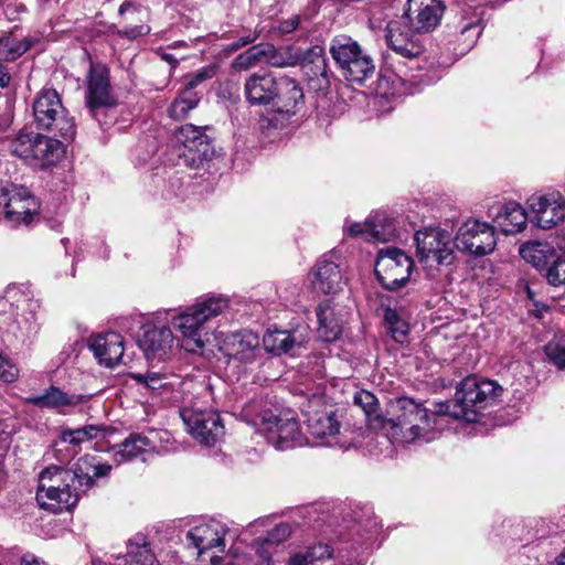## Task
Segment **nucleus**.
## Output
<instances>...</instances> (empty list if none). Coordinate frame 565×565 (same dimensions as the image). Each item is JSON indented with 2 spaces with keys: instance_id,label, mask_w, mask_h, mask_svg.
Masks as SVG:
<instances>
[{
  "instance_id": "1",
  "label": "nucleus",
  "mask_w": 565,
  "mask_h": 565,
  "mask_svg": "<svg viewBox=\"0 0 565 565\" xmlns=\"http://www.w3.org/2000/svg\"><path fill=\"white\" fill-rule=\"evenodd\" d=\"M111 469L109 463L90 455L78 458L71 469L50 466L40 473L36 500L54 513L68 511L96 486L97 479L108 476Z\"/></svg>"
},
{
  "instance_id": "2",
  "label": "nucleus",
  "mask_w": 565,
  "mask_h": 565,
  "mask_svg": "<svg viewBox=\"0 0 565 565\" xmlns=\"http://www.w3.org/2000/svg\"><path fill=\"white\" fill-rule=\"evenodd\" d=\"M386 413V417L375 416L371 427L383 430L388 438L407 444L434 438L438 415L436 412L429 414L423 404L413 398L403 396L391 401Z\"/></svg>"
},
{
  "instance_id": "3",
  "label": "nucleus",
  "mask_w": 565,
  "mask_h": 565,
  "mask_svg": "<svg viewBox=\"0 0 565 565\" xmlns=\"http://www.w3.org/2000/svg\"><path fill=\"white\" fill-rule=\"evenodd\" d=\"M228 307L227 298L223 296H205L172 316L171 326L180 332L181 347L191 353H198L204 348L203 337L207 334L205 324L220 316Z\"/></svg>"
},
{
  "instance_id": "4",
  "label": "nucleus",
  "mask_w": 565,
  "mask_h": 565,
  "mask_svg": "<svg viewBox=\"0 0 565 565\" xmlns=\"http://www.w3.org/2000/svg\"><path fill=\"white\" fill-rule=\"evenodd\" d=\"M0 329L10 342L24 344L36 335L39 324L28 289L9 287L0 297Z\"/></svg>"
},
{
  "instance_id": "5",
  "label": "nucleus",
  "mask_w": 565,
  "mask_h": 565,
  "mask_svg": "<svg viewBox=\"0 0 565 565\" xmlns=\"http://www.w3.org/2000/svg\"><path fill=\"white\" fill-rule=\"evenodd\" d=\"M500 392L501 387L493 381L467 377L460 383L452 401L437 405L436 414L476 423L479 412L494 402Z\"/></svg>"
},
{
  "instance_id": "6",
  "label": "nucleus",
  "mask_w": 565,
  "mask_h": 565,
  "mask_svg": "<svg viewBox=\"0 0 565 565\" xmlns=\"http://www.w3.org/2000/svg\"><path fill=\"white\" fill-rule=\"evenodd\" d=\"M33 116L38 128L50 130L67 141L74 139L76 135L74 119L67 116L55 89L44 88L38 93L33 102Z\"/></svg>"
},
{
  "instance_id": "7",
  "label": "nucleus",
  "mask_w": 565,
  "mask_h": 565,
  "mask_svg": "<svg viewBox=\"0 0 565 565\" xmlns=\"http://www.w3.org/2000/svg\"><path fill=\"white\" fill-rule=\"evenodd\" d=\"M329 51L347 81L363 83L373 76V58L352 38L343 34L333 38Z\"/></svg>"
},
{
  "instance_id": "8",
  "label": "nucleus",
  "mask_w": 565,
  "mask_h": 565,
  "mask_svg": "<svg viewBox=\"0 0 565 565\" xmlns=\"http://www.w3.org/2000/svg\"><path fill=\"white\" fill-rule=\"evenodd\" d=\"M416 255L420 263L449 266L455 260L451 235L438 227L419 230L415 234Z\"/></svg>"
},
{
  "instance_id": "9",
  "label": "nucleus",
  "mask_w": 565,
  "mask_h": 565,
  "mask_svg": "<svg viewBox=\"0 0 565 565\" xmlns=\"http://www.w3.org/2000/svg\"><path fill=\"white\" fill-rule=\"evenodd\" d=\"M413 260L402 249L386 247L379 250L375 275L383 288L396 291L404 287L411 277Z\"/></svg>"
},
{
  "instance_id": "10",
  "label": "nucleus",
  "mask_w": 565,
  "mask_h": 565,
  "mask_svg": "<svg viewBox=\"0 0 565 565\" xmlns=\"http://www.w3.org/2000/svg\"><path fill=\"white\" fill-rule=\"evenodd\" d=\"M117 105L113 94L108 70L102 64H92L87 77L86 106L92 115L102 126L107 113Z\"/></svg>"
},
{
  "instance_id": "11",
  "label": "nucleus",
  "mask_w": 565,
  "mask_h": 565,
  "mask_svg": "<svg viewBox=\"0 0 565 565\" xmlns=\"http://www.w3.org/2000/svg\"><path fill=\"white\" fill-rule=\"evenodd\" d=\"M497 245L495 230L492 225L478 220L463 223L456 237L455 246L458 250L475 256H483L493 252Z\"/></svg>"
},
{
  "instance_id": "12",
  "label": "nucleus",
  "mask_w": 565,
  "mask_h": 565,
  "mask_svg": "<svg viewBox=\"0 0 565 565\" xmlns=\"http://www.w3.org/2000/svg\"><path fill=\"white\" fill-rule=\"evenodd\" d=\"M259 431L278 450L303 446L308 443L299 429L298 422L292 417L281 418L271 413H265Z\"/></svg>"
},
{
  "instance_id": "13",
  "label": "nucleus",
  "mask_w": 565,
  "mask_h": 565,
  "mask_svg": "<svg viewBox=\"0 0 565 565\" xmlns=\"http://www.w3.org/2000/svg\"><path fill=\"white\" fill-rule=\"evenodd\" d=\"M209 126L198 127L192 124L184 125L175 131L177 142L184 147L181 156L193 168L203 166L214 156L211 138L205 134Z\"/></svg>"
},
{
  "instance_id": "14",
  "label": "nucleus",
  "mask_w": 565,
  "mask_h": 565,
  "mask_svg": "<svg viewBox=\"0 0 565 565\" xmlns=\"http://www.w3.org/2000/svg\"><path fill=\"white\" fill-rule=\"evenodd\" d=\"M186 430L205 446L215 445L224 435V426L217 413L184 408L181 411Z\"/></svg>"
},
{
  "instance_id": "15",
  "label": "nucleus",
  "mask_w": 565,
  "mask_h": 565,
  "mask_svg": "<svg viewBox=\"0 0 565 565\" xmlns=\"http://www.w3.org/2000/svg\"><path fill=\"white\" fill-rule=\"evenodd\" d=\"M530 220L537 227L550 230L565 220V198L558 193L532 195L527 200Z\"/></svg>"
},
{
  "instance_id": "16",
  "label": "nucleus",
  "mask_w": 565,
  "mask_h": 565,
  "mask_svg": "<svg viewBox=\"0 0 565 565\" xmlns=\"http://www.w3.org/2000/svg\"><path fill=\"white\" fill-rule=\"evenodd\" d=\"M222 350L230 361L243 364L245 367L259 364L264 356L258 335L249 330L228 334Z\"/></svg>"
},
{
  "instance_id": "17",
  "label": "nucleus",
  "mask_w": 565,
  "mask_h": 565,
  "mask_svg": "<svg viewBox=\"0 0 565 565\" xmlns=\"http://www.w3.org/2000/svg\"><path fill=\"white\" fill-rule=\"evenodd\" d=\"M419 32L413 30L407 19L402 15L392 20L386 25V43L398 55L414 58L424 52Z\"/></svg>"
},
{
  "instance_id": "18",
  "label": "nucleus",
  "mask_w": 565,
  "mask_h": 565,
  "mask_svg": "<svg viewBox=\"0 0 565 565\" xmlns=\"http://www.w3.org/2000/svg\"><path fill=\"white\" fill-rule=\"evenodd\" d=\"M215 73L216 67L210 65L189 76L184 83V87L170 105L168 110L169 116L175 120L184 119L200 103L201 94L198 90L199 86L205 81L211 79Z\"/></svg>"
},
{
  "instance_id": "19",
  "label": "nucleus",
  "mask_w": 565,
  "mask_h": 565,
  "mask_svg": "<svg viewBox=\"0 0 565 565\" xmlns=\"http://www.w3.org/2000/svg\"><path fill=\"white\" fill-rule=\"evenodd\" d=\"M404 17L419 33L433 31L441 20L445 6L440 0H408Z\"/></svg>"
},
{
  "instance_id": "20",
  "label": "nucleus",
  "mask_w": 565,
  "mask_h": 565,
  "mask_svg": "<svg viewBox=\"0 0 565 565\" xmlns=\"http://www.w3.org/2000/svg\"><path fill=\"white\" fill-rule=\"evenodd\" d=\"M311 276L313 289L323 295H337L345 284L340 265L333 262L329 255L322 256L316 263Z\"/></svg>"
},
{
  "instance_id": "21",
  "label": "nucleus",
  "mask_w": 565,
  "mask_h": 565,
  "mask_svg": "<svg viewBox=\"0 0 565 565\" xmlns=\"http://www.w3.org/2000/svg\"><path fill=\"white\" fill-rule=\"evenodd\" d=\"M139 347L148 360H166L174 350V335L170 327L148 326L141 338Z\"/></svg>"
},
{
  "instance_id": "22",
  "label": "nucleus",
  "mask_w": 565,
  "mask_h": 565,
  "mask_svg": "<svg viewBox=\"0 0 565 565\" xmlns=\"http://www.w3.org/2000/svg\"><path fill=\"white\" fill-rule=\"evenodd\" d=\"M7 195L4 204L7 220L13 225H29L38 214L40 207L38 200L24 188L9 191Z\"/></svg>"
},
{
  "instance_id": "23",
  "label": "nucleus",
  "mask_w": 565,
  "mask_h": 565,
  "mask_svg": "<svg viewBox=\"0 0 565 565\" xmlns=\"http://www.w3.org/2000/svg\"><path fill=\"white\" fill-rule=\"evenodd\" d=\"M225 533L226 529L223 524L211 521L191 527L186 533V540L201 556L213 548H218L222 552L225 547Z\"/></svg>"
},
{
  "instance_id": "24",
  "label": "nucleus",
  "mask_w": 565,
  "mask_h": 565,
  "mask_svg": "<svg viewBox=\"0 0 565 565\" xmlns=\"http://www.w3.org/2000/svg\"><path fill=\"white\" fill-rule=\"evenodd\" d=\"M124 338L117 332L97 334L89 339V349L100 365L114 367L124 355Z\"/></svg>"
},
{
  "instance_id": "25",
  "label": "nucleus",
  "mask_w": 565,
  "mask_h": 565,
  "mask_svg": "<svg viewBox=\"0 0 565 565\" xmlns=\"http://www.w3.org/2000/svg\"><path fill=\"white\" fill-rule=\"evenodd\" d=\"M271 108L288 116L295 115L303 104V93L299 84L288 76L277 79Z\"/></svg>"
},
{
  "instance_id": "26",
  "label": "nucleus",
  "mask_w": 565,
  "mask_h": 565,
  "mask_svg": "<svg viewBox=\"0 0 565 565\" xmlns=\"http://www.w3.org/2000/svg\"><path fill=\"white\" fill-rule=\"evenodd\" d=\"M488 214L505 235L521 232L530 217L526 211L514 201L491 206Z\"/></svg>"
},
{
  "instance_id": "27",
  "label": "nucleus",
  "mask_w": 565,
  "mask_h": 565,
  "mask_svg": "<svg viewBox=\"0 0 565 565\" xmlns=\"http://www.w3.org/2000/svg\"><path fill=\"white\" fill-rule=\"evenodd\" d=\"M277 79L278 77L270 73H254L249 75L244 84L246 100L252 106H271Z\"/></svg>"
},
{
  "instance_id": "28",
  "label": "nucleus",
  "mask_w": 565,
  "mask_h": 565,
  "mask_svg": "<svg viewBox=\"0 0 565 565\" xmlns=\"http://www.w3.org/2000/svg\"><path fill=\"white\" fill-rule=\"evenodd\" d=\"M307 429L316 444L330 446L340 433V423L332 413L316 412L308 417Z\"/></svg>"
},
{
  "instance_id": "29",
  "label": "nucleus",
  "mask_w": 565,
  "mask_h": 565,
  "mask_svg": "<svg viewBox=\"0 0 565 565\" xmlns=\"http://www.w3.org/2000/svg\"><path fill=\"white\" fill-rule=\"evenodd\" d=\"M305 341L298 330H268L263 337L264 349L278 356L302 347Z\"/></svg>"
},
{
  "instance_id": "30",
  "label": "nucleus",
  "mask_w": 565,
  "mask_h": 565,
  "mask_svg": "<svg viewBox=\"0 0 565 565\" xmlns=\"http://www.w3.org/2000/svg\"><path fill=\"white\" fill-rule=\"evenodd\" d=\"M163 436L169 437L168 431L151 430L149 436L140 434H131L120 445L117 455L122 460H131L148 450H157L156 438L163 439Z\"/></svg>"
},
{
  "instance_id": "31",
  "label": "nucleus",
  "mask_w": 565,
  "mask_h": 565,
  "mask_svg": "<svg viewBox=\"0 0 565 565\" xmlns=\"http://www.w3.org/2000/svg\"><path fill=\"white\" fill-rule=\"evenodd\" d=\"M64 153L62 141L36 132L31 163L46 167L54 164Z\"/></svg>"
},
{
  "instance_id": "32",
  "label": "nucleus",
  "mask_w": 565,
  "mask_h": 565,
  "mask_svg": "<svg viewBox=\"0 0 565 565\" xmlns=\"http://www.w3.org/2000/svg\"><path fill=\"white\" fill-rule=\"evenodd\" d=\"M318 334L326 342L337 340L342 332L343 320L335 313L331 301L321 302L317 308Z\"/></svg>"
},
{
  "instance_id": "33",
  "label": "nucleus",
  "mask_w": 565,
  "mask_h": 565,
  "mask_svg": "<svg viewBox=\"0 0 565 565\" xmlns=\"http://www.w3.org/2000/svg\"><path fill=\"white\" fill-rule=\"evenodd\" d=\"M520 255L537 269L546 270L556 253L547 243L529 242L520 247Z\"/></svg>"
},
{
  "instance_id": "34",
  "label": "nucleus",
  "mask_w": 565,
  "mask_h": 565,
  "mask_svg": "<svg viewBox=\"0 0 565 565\" xmlns=\"http://www.w3.org/2000/svg\"><path fill=\"white\" fill-rule=\"evenodd\" d=\"M370 238L373 243H386L396 236L393 218L385 212H374L369 216Z\"/></svg>"
},
{
  "instance_id": "35",
  "label": "nucleus",
  "mask_w": 565,
  "mask_h": 565,
  "mask_svg": "<svg viewBox=\"0 0 565 565\" xmlns=\"http://www.w3.org/2000/svg\"><path fill=\"white\" fill-rule=\"evenodd\" d=\"M132 377L145 385L151 392L160 393L169 391L179 384V377L172 373L147 371L146 373L134 374Z\"/></svg>"
},
{
  "instance_id": "36",
  "label": "nucleus",
  "mask_w": 565,
  "mask_h": 565,
  "mask_svg": "<svg viewBox=\"0 0 565 565\" xmlns=\"http://www.w3.org/2000/svg\"><path fill=\"white\" fill-rule=\"evenodd\" d=\"M142 542H130L126 555L118 556L115 565H152L154 555L141 539Z\"/></svg>"
},
{
  "instance_id": "37",
  "label": "nucleus",
  "mask_w": 565,
  "mask_h": 565,
  "mask_svg": "<svg viewBox=\"0 0 565 565\" xmlns=\"http://www.w3.org/2000/svg\"><path fill=\"white\" fill-rule=\"evenodd\" d=\"M29 401L38 407L47 408H57L76 403L73 396H68L55 386H51L44 394L33 396Z\"/></svg>"
},
{
  "instance_id": "38",
  "label": "nucleus",
  "mask_w": 565,
  "mask_h": 565,
  "mask_svg": "<svg viewBox=\"0 0 565 565\" xmlns=\"http://www.w3.org/2000/svg\"><path fill=\"white\" fill-rule=\"evenodd\" d=\"M30 49V43L12 34L0 38V60L15 61Z\"/></svg>"
},
{
  "instance_id": "39",
  "label": "nucleus",
  "mask_w": 565,
  "mask_h": 565,
  "mask_svg": "<svg viewBox=\"0 0 565 565\" xmlns=\"http://www.w3.org/2000/svg\"><path fill=\"white\" fill-rule=\"evenodd\" d=\"M103 430V426L87 425L76 429L63 430L61 434V439L64 443L77 446L84 441L97 438L99 435H102Z\"/></svg>"
},
{
  "instance_id": "40",
  "label": "nucleus",
  "mask_w": 565,
  "mask_h": 565,
  "mask_svg": "<svg viewBox=\"0 0 565 565\" xmlns=\"http://www.w3.org/2000/svg\"><path fill=\"white\" fill-rule=\"evenodd\" d=\"M36 132L20 131V134L9 142V151L25 161H31L33 145Z\"/></svg>"
},
{
  "instance_id": "41",
  "label": "nucleus",
  "mask_w": 565,
  "mask_h": 565,
  "mask_svg": "<svg viewBox=\"0 0 565 565\" xmlns=\"http://www.w3.org/2000/svg\"><path fill=\"white\" fill-rule=\"evenodd\" d=\"M384 320L387 324L392 338L399 343H403L408 333L407 323L399 318L397 312L392 309H387L384 315Z\"/></svg>"
},
{
  "instance_id": "42",
  "label": "nucleus",
  "mask_w": 565,
  "mask_h": 565,
  "mask_svg": "<svg viewBox=\"0 0 565 565\" xmlns=\"http://www.w3.org/2000/svg\"><path fill=\"white\" fill-rule=\"evenodd\" d=\"M354 405L362 408L365 413L367 423L371 426V422L375 419V416H380L376 414L377 409V399L375 395H373L369 391H360L354 394L353 397Z\"/></svg>"
},
{
  "instance_id": "43",
  "label": "nucleus",
  "mask_w": 565,
  "mask_h": 565,
  "mask_svg": "<svg viewBox=\"0 0 565 565\" xmlns=\"http://www.w3.org/2000/svg\"><path fill=\"white\" fill-rule=\"evenodd\" d=\"M264 55L265 51L258 45L252 46L233 61L232 67L236 71L248 70L249 67L256 65Z\"/></svg>"
},
{
  "instance_id": "44",
  "label": "nucleus",
  "mask_w": 565,
  "mask_h": 565,
  "mask_svg": "<svg viewBox=\"0 0 565 565\" xmlns=\"http://www.w3.org/2000/svg\"><path fill=\"white\" fill-rule=\"evenodd\" d=\"M370 228L369 217L364 222H352L347 218L343 224V232L345 236L354 238L360 237L366 242H371Z\"/></svg>"
},
{
  "instance_id": "45",
  "label": "nucleus",
  "mask_w": 565,
  "mask_h": 565,
  "mask_svg": "<svg viewBox=\"0 0 565 565\" xmlns=\"http://www.w3.org/2000/svg\"><path fill=\"white\" fill-rule=\"evenodd\" d=\"M545 353L548 360L558 369H565V339L556 342H550L545 347Z\"/></svg>"
},
{
  "instance_id": "46",
  "label": "nucleus",
  "mask_w": 565,
  "mask_h": 565,
  "mask_svg": "<svg viewBox=\"0 0 565 565\" xmlns=\"http://www.w3.org/2000/svg\"><path fill=\"white\" fill-rule=\"evenodd\" d=\"M300 23V15H292L279 23L278 30L281 34H288L295 31Z\"/></svg>"
},
{
  "instance_id": "47",
  "label": "nucleus",
  "mask_w": 565,
  "mask_h": 565,
  "mask_svg": "<svg viewBox=\"0 0 565 565\" xmlns=\"http://www.w3.org/2000/svg\"><path fill=\"white\" fill-rule=\"evenodd\" d=\"M0 377L4 382H13L17 377V369L9 365L3 359L0 358Z\"/></svg>"
},
{
  "instance_id": "48",
  "label": "nucleus",
  "mask_w": 565,
  "mask_h": 565,
  "mask_svg": "<svg viewBox=\"0 0 565 565\" xmlns=\"http://www.w3.org/2000/svg\"><path fill=\"white\" fill-rule=\"evenodd\" d=\"M149 31V26L142 24L125 28L120 33L128 39H137L139 36L146 35Z\"/></svg>"
},
{
  "instance_id": "49",
  "label": "nucleus",
  "mask_w": 565,
  "mask_h": 565,
  "mask_svg": "<svg viewBox=\"0 0 565 565\" xmlns=\"http://www.w3.org/2000/svg\"><path fill=\"white\" fill-rule=\"evenodd\" d=\"M480 32H481V29H480L479 24H477V23L466 24L461 30V34L468 36V39L470 40V44H473L476 42Z\"/></svg>"
},
{
  "instance_id": "50",
  "label": "nucleus",
  "mask_w": 565,
  "mask_h": 565,
  "mask_svg": "<svg viewBox=\"0 0 565 565\" xmlns=\"http://www.w3.org/2000/svg\"><path fill=\"white\" fill-rule=\"evenodd\" d=\"M255 40H256V35L242 36V38H239L238 41L228 44L226 50L228 52H235V51L239 50L241 47L253 43Z\"/></svg>"
},
{
  "instance_id": "51",
  "label": "nucleus",
  "mask_w": 565,
  "mask_h": 565,
  "mask_svg": "<svg viewBox=\"0 0 565 565\" xmlns=\"http://www.w3.org/2000/svg\"><path fill=\"white\" fill-rule=\"evenodd\" d=\"M138 11V7L136 3L131 2V1H125L120 7H119V15L125 19V20H128L127 18V14L128 13H136Z\"/></svg>"
},
{
  "instance_id": "52",
  "label": "nucleus",
  "mask_w": 565,
  "mask_h": 565,
  "mask_svg": "<svg viewBox=\"0 0 565 565\" xmlns=\"http://www.w3.org/2000/svg\"><path fill=\"white\" fill-rule=\"evenodd\" d=\"M21 565H47V563L34 554L28 553L22 556Z\"/></svg>"
},
{
  "instance_id": "53",
  "label": "nucleus",
  "mask_w": 565,
  "mask_h": 565,
  "mask_svg": "<svg viewBox=\"0 0 565 565\" xmlns=\"http://www.w3.org/2000/svg\"><path fill=\"white\" fill-rule=\"evenodd\" d=\"M11 76L6 66L0 64V87H7L10 83Z\"/></svg>"
},
{
  "instance_id": "54",
  "label": "nucleus",
  "mask_w": 565,
  "mask_h": 565,
  "mask_svg": "<svg viewBox=\"0 0 565 565\" xmlns=\"http://www.w3.org/2000/svg\"><path fill=\"white\" fill-rule=\"evenodd\" d=\"M552 565H565V552L562 553L556 559V562L553 563Z\"/></svg>"
},
{
  "instance_id": "55",
  "label": "nucleus",
  "mask_w": 565,
  "mask_h": 565,
  "mask_svg": "<svg viewBox=\"0 0 565 565\" xmlns=\"http://www.w3.org/2000/svg\"><path fill=\"white\" fill-rule=\"evenodd\" d=\"M263 524H264V521H256V522H254L253 524L249 525V529H250L252 532H254V531H257V527L259 525H263Z\"/></svg>"
},
{
  "instance_id": "56",
  "label": "nucleus",
  "mask_w": 565,
  "mask_h": 565,
  "mask_svg": "<svg viewBox=\"0 0 565 565\" xmlns=\"http://www.w3.org/2000/svg\"><path fill=\"white\" fill-rule=\"evenodd\" d=\"M344 551H345V548H338V553H339V555H340V557H341L342 559H344V558H345V555H343V552H344ZM347 553L349 554V553H350V550H347ZM348 557H349V555L347 556V558H348Z\"/></svg>"
},
{
  "instance_id": "57",
  "label": "nucleus",
  "mask_w": 565,
  "mask_h": 565,
  "mask_svg": "<svg viewBox=\"0 0 565 565\" xmlns=\"http://www.w3.org/2000/svg\"><path fill=\"white\" fill-rule=\"evenodd\" d=\"M359 559L356 561V565H363L366 561V557L358 555Z\"/></svg>"
},
{
  "instance_id": "58",
  "label": "nucleus",
  "mask_w": 565,
  "mask_h": 565,
  "mask_svg": "<svg viewBox=\"0 0 565 565\" xmlns=\"http://www.w3.org/2000/svg\"><path fill=\"white\" fill-rule=\"evenodd\" d=\"M211 562H212V564L216 565L218 563V557L211 556Z\"/></svg>"
},
{
  "instance_id": "59",
  "label": "nucleus",
  "mask_w": 565,
  "mask_h": 565,
  "mask_svg": "<svg viewBox=\"0 0 565 565\" xmlns=\"http://www.w3.org/2000/svg\"><path fill=\"white\" fill-rule=\"evenodd\" d=\"M343 561V565H354L352 562H351V558L348 557L347 561L342 559Z\"/></svg>"
},
{
  "instance_id": "60",
  "label": "nucleus",
  "mask_w": 565,
  "mask_h": 565,
  "mask_svg": "<svg viewBox=\"0 0 565 565\" xmlns=\"http://www.w3.org/2000/svg\"><path fill=\"white\" fill-rule=\"evenodd\" d=\"M8 438H9L8 435H6V436L0 435V439L3 440V441H6Z\"/></svg>"
}]
</instances>
